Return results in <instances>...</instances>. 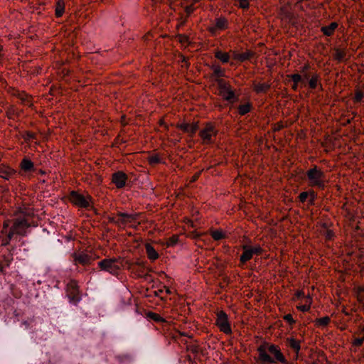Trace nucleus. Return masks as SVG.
<instances>
[{
  "label": "nucleus",
  "instance_id": "60",
  "mask_svg": "<svg viewBox=\"0 0 364 364\" xmlns=\"http://www.w3.org/2000/svg\"><path fill=\"white\" fill-rule=\"evenodd\" d=\"M139 225V223H138L137 224L136 223H132L129 225V227L130 228H132L134 229H136L137 228V226Z\"/></svg>",
  "mask_w": 364,
  "mask_h": 364
},
{
  "label": "nucleus",
  "instance_id": "32",
  "mask_svg": "<svg viewBox=\"0 0 364 364\" xmlns=\"http://www.w3.org/2000/svg\"><path fill=\"white\" fill-rule=\"evenodd\" d=\"M149 163L151 165L158 164L161 162V159L158 154H154L149 157Z\"/></svg>",
  "mask_w": 364,
  "mask_h": 364
},
{
  "label": "nucleus",
  "instance_id": "15",
  "mask_svg": "<svg viewBox=\"0 0 364 364\" xmlns=\"http://www.w3.org/2000/svg\"><path fill=\"white\" fill-rule=\"evenodd\" d=\"M73 259L75 262H77L83 266L89 265L94 259L92 256L85 252L74 253Z\"/></svg>",
  "mask_w": 364,
  "mask_h": 364
},
{
  "label": "nucleus",
  "instance_id": "61",
  "mask_svg": "<svg viewBox=\"0 0 364 364\" xmlns=\"http://www.w3.org/2000/svg\"><path fill=\"white\" fill-rule=\"evenodd\" d=\"M310 77H311V76L310 75V74H309V73H305V74H304V79H305V80H308V81H309V79L311 78Z\"/></svg>",
  "mask_w": 364,
  "mask_h": 364
},
{
  "label": "nucleus",
  "instance_id": "27",
  "mask_svg": "<svg viewBox=\"0 0 364 364\" xmlns=\"http://www.w3.org/2000/svg\"><path fill=\"white\" fill-rule=\"evenodd\" d=\"M65 11V4L61 0L58 1L55 6V16L60 18L63 16Z\"/></svg>",
  "mask_w": 364,
  "mask_h": 364
},
{
  "label": "nucleus",
  "instance_id": "36",
  "mask_svg": "<svg viewBox=\"0 0 364 364\" xmlns=\"http://www.w3.org/2000/svg\"><path fill=\"white\" fill-rule=\"evenodd\" d=\"M194 10L195 8L193 4L185 6L183 8L185 16H187V18H188L193 13Z\"/></svg>",
  "mask_w": 364,
  "mask_h": 364
},
{
  "label": "nucleus",
  "instance_id": "49",
  "mask_svg": "<svg viewBox=\"0 0 364 364\" xmlns=\"http://www.w3.org/2000/svg\"><path fill=\"white\" fill-rule=\"evenodd\" d=\"M189 124L183 123L178 125V128L185 133H188Z\"/></svg>",
  "mask_w": 364,
  "mask_h": 364
},
{
  "label": "nucleus",
  "instance_id": "16",
  "mask_svg": "<svg viewBox=\"0 0 364 364\" xmlns=\"http://www.w3.org/2000/svg\"><path fill=\"white\" fill-rule=\"evenodd\" d=\"M232 58L238 62H244L252 58L253 53L251 50H247L244 53H238L237 51L232 52Z\"/></svg>",
  "mask_w": 364,
  "mask_h": 364
},
{
  "label": "nucleus",
  "instance_id": "24",
  "mask_svg": "<svg viewBox=\"0 0 364 364\" xmlns=\"http://www.w3.org/2000/svg\"><path fill=\"white\" fill-rule=\"evenodd\" d=\"M117 359L119 363L122 364H130L134 361V358L133 355L130 353H124L118 355L117 356Z\"/></svg>",
  "mask_w": 364,
  "mask_h": 364
},
{
  "label": "nucleus",
  "instance_id": "40",
  "mask_svg": "<svg viewBox=\"0 0 364 364\" xmlns=\"http://www.w3.org/2000/svg\"><path fill=\"white\" fill-rule=\"evenodd\" d=\"M176 38L178 41L182 44L189 43V38L185 34H178Z\"/></svg>",
  "mask_w": 364,
  "mask_h": 364
},
{
  "label": "nucleus",
  "instance_id": "43",
  "mask_svg": "<svg viewBox=\"0 0 364 364\" xmlns=\"http://www.w3.org/2000/svg\"><path fill=\"white\" fill-rule=\"evenodd\" d=\"M309 191L301 192L299 196V201L301 203L306 202V200L309 198Z\"/></svg>",
  "mask_w": 364,
  "mask_h": 364
},
{
  "label": "nucleus",
  "instance_id": "19",
  "mask_svg": "<svg viewBox=\"0 0 364 364\" xmlns=\"http://www.w3.org/2000/svg\"><path fill=\"white\" fill-rule=\"evenodd\" d=\"M237 109L240 115L245 116L252 111L253 106L252 102L247 101L244 104L239 105Z\"/></svg>",
  "mask_w": 364,
  "mask_h": 364
},
{
  "label": "nucleus",
  "instance_id": "5",
  "mask_svg": "<svg viewBox=\"0 0 364 364\" xmlns=\"http://www.w3.org/2000/svg\"><path fill=\"white\" fill-rule=\"evenodd\" d=\"M69 200L74 205L85 209L90 208L93 203V198L90 195L85 196L76 191L70 192Z\"/></svg>",
  "mask_w": 364,
  "mask_h": 364
},
{
  "label": "nucleus",
  "instance_id": "38",
  "mask_svg": "<svg viewBox=\"0 0 364 364\" xmlns=\"http://www.w3.org/2000/svg\"><path fill=\"white\" fill-rule=\"evenodd\" d=\"M363 98H364V93L360 90H358L355 93L353 100L355 102L358 103V102H361L363 101Z\"/></svg>",
  "mask_w": 364,
  "mask_h": 364
},
{
  "label": "nucleus",
  "instance_id": "12",
  "mask_svg": "<svg viewBox=\"0 0 364 364\" xmlns=\"http://www.w3.org/2000/svg\"><path fill=\"white\" fill-rule=\"evenodd\" d=\"M285 342L287 346L290 348L295 353L294 359L296 360L301 350V341L294 337H288L286 338Z\"/></svg>",
  "mask_w": 364,
  "mask_h": 364
},
{
  "label": "nucleus",
  "instance_id": "6",
  "mask_svg": "<svg viewBox=\"0 0 364 364\" xmlns=\"http://www.w3.org/2000/svg\"><path fill=\"white\" fill-rule=\"evenodd\" d=\"M218 134V130L215 128V127L210 124L208 123L205 128L202 129L199 132V136L203 140V143L204 144H213L215 143V137Z\"/></svg>",
  "mask_w": 364,
  "mask_h": 364
},
{
  "label": "nucleus",
  "instance_id": "48",
  "mask_svg": "<svg viewBox=\"0 0 364 364\" xmlns=\"http://www.w3.org/2000/svg\"><path fill=\"white\" fill-rule=\"evenodd\" d=\"M364 343V336L361 338H356L353 341V345L360 347Z\"/></svg>",
  "mask_w": 364,
  "mask_h": 364
},
{
  "label": "nucleus",
  "instance_id": "55",
  "mask_svg": "<svg viewBox=\"0 0 364 364\" xmlns=\"http://www.w3.org/2000/svg\"><path fill=\"white\" fill-rule=\"evenodd\" d=\"M164 292V288L163 287L158 289L157 291H154V294L156 296H159L161 294H162Z\"/></svg>",
  "mask_w": 364,
  "mask_h": 364
},
{
  "label": "nucleus",
  "instance_id": "23",
  "mask_svg": "<svg viewBox=\"0 0 364 364\" xmlns=\"http://www.w3.org/2000/svg\"><path fill=\"white\" fill-rule=\"evenodd\" d=\"M117 215L119 218H127V224L128 223L132 224V223H136L139 214L138 213L129 214L127 213L118 212L117 213Z\"/></svg>",
  "mask_w": 364,
  "mask_h": 364
},
{
  "label": "nucleus",
  "instance_id": "4",
  "mask_svg": "<svg viewBox=\"0 0 364 364\" xmlns=\"http://www.w3.org/2000/svg\"><path fill=\"white\" fill-rule=\"evenodd\" d=\"M217 85L220 90V95L225 100L230 103L239 101V95L236 93L235 90L233 89L229 82L225 80H218Z\"/></svg>",
  "mask_w": 364,
  "mask_h": 364
},
{
  "label": "nucleus",
  "instance_id": "3",
  "mask_svg": "<svg viewBox=\"0 0 364 364\" xmlns=\"http://www.w3.org/2000/svg\"><path fill=\"white\" fill-rule=\"evenodd\" d=\"M306 176L310 187L316 188L319 190H324L326 186L327 180L323 171L316 165L312 166L306 172Z\"/></svg>",
  "mask_w": 364,
  "mask_h": 364
},
{
  "label": "nucleus",
  "instance_id": "28",
  "mask_svg": "<svg viewBox=\"0 0 364 364\" xmlns=\"http://www.w3.org/2000/svg\"><path fill=\"white\" fill-rule=\"evenodd\" d=\"M136 266L137 267V269L136 271L139 273V276L141 277L144 272L145 270L147 269L149 272H151V268H147L145 265V264L142 262H138L136 263Z\"/></svg>",
  "mask_w": 364,
  "mask_h": 364
},
{
  "label": "nucleus",
  "instance_id": "57",
  "mask_svg": "<svg viewBox=\"0 0 364 364\" xmlns=\"http://www.w3.org/2000/svg\"><path fill=\"white\" fill-rule=\"evenodd\" d=\"M201 236H202V234H200V233L196 232V233L194 234V237H195L196 240H200Z\"/></svg>",
  "mask_w": 364,
  "mask_h": 364
},
{
  "label": "nucleus",
  "instance_id": "45",
  "mask_svg": "<svg viewBox=\"0 0 364 364\" xmlns=\"http://www.w3.org/2000/svg\"><path fill=\"white\" fill-rule=\"evenodd\" d=\"M250 249L252 250V252L253 255H259L262 254V249L259 245L255 246V247H250Z\"/></svg>",
  "mask_w": 364,
  "mask_h": 364
},
{
  "label": "nucleus",
  "instance_id": "33",
  "mask_svg": "<svg viewBox=\"0 0 364 364\" xmlns=\"http://www.w3.org/2000/svg\"><path fill=\"white\" fill-rule=\"evenodd\" d=\"M335 58L336 60L339 61H342L346 58V52L339 48L336 49L335 51Z\"/></svg>",
  "mask_w": 364,
  "mask_h": 364
},
{
  "label": "nucleus",
  "instance_id": "8",
  "mask_svg": "<svg viewBox=\"0 0 364 364\" xmlns=\"http://www.w3.org/2000/svg\"><path fill=\"white\" fill-rule=\"evenodd\" d=\"M117 259H104L98 262L100 270L107 272L112 274H117L120 269L119 267L116 264Z\"/></svg>",
  "mask_w": 364,
  "mask_h": 364
},
{
  "label": "nucleus",
  "instance_id": "59",
  "mask_svg": "<svg viewBox=\"0 0 364 364\" xmlns=\"http://www.w3.org/2000/svg\"><path fill=\"white\" fill-rule=\"evenodd\" d=\"M181 60L182 63H185L188 64L187 58L184 55L181 56Z\"/></svg>",
  "mask_w": 364,
  "mask_h": 364
},
{
  "label": "nucleus",
  "instance_id": "9",
  "mask_svg": "<svg viewBox=\"0 0 364 364\" xmlns=\"http://www.w3.org/2000/svg\"><path fill=\"white\" fill-rule=\"evenodd\" d=\"M216 325L224 333L227 335L232 333V328L228 321V316L225 311H220L217 314Z\"/></svg>",
  "mask_w": 364,
  "mask_h": 364
},
{
  "label": "nucleus",
  "instance_id": "46",
  "mask_svg": "<svg viewBox=\"0 0 364 364\" xmlns=\"http://www.w3.org/2000/svg\"><path fill=\"white\" fill-rule=\"evenodd\" d=\"M23 138L26 141H29L31 139H35L36 134H34L31 132H26L23 136Z\"/></svg>",
  "mask_w": 364,
  "mask_h": 364
},
{
  "label": "nucleus",
  "instance_id": "13",
  "mask_svg": "<svg viewBox=\"0 0 364 364\" xmlns=\"http://www.w3.org/2000/svg\"><path fill=\"white\" fill-rule=\"evenodd\" d=\"M210 69L213 72L211 75L212 79L218 83V80H223V77H225V70L218 64H213L210 66Z\"/></svg>",
  "mask_w": 364,
  "mask_h": 364
},
{
  "label": "nucleus",
  "instance_id": "58",
  "mask_svg": "<svg viewBox=\"0 0 364 364\" xmlns=\"http://www.w3.org/2000/svg\"><path fill=\"white\" fill-rule=\"evenodd\" d=\"M4 273H5L4 266L2 264H0V274H4Z\"/></svg>",
  "mask_w": 364,
  "mask_h": 364
},
{
  "label": "nucleus",
  "instance_id": "41",
  "mask_svg": "<svg viewBox=\"0 0 364 364\" xmlns=\"http://www.w3.org/2000/svg\"><path fill=\"white\" fill-rule=\"evenodd\" d=\"M178 242V238L176 235H173L171 237L168 238L166 245L168 247H171L176 245Z\"/></svg>",
  "mask_w": 364,
  "mask_h": 364
},
{
  "label": "nucleus",
  "instance_id": "25",
  "mask_svg": "<svg viewBox=\"0 0 364 364\" xmlns=\"http://www.w3.org/2000/svg\"><path fill=\"white\" fill-rule=\"evenodd\" d=\"M319 81V76L317 74H313L311 77V78L309 80V86L311 89L314 90L318 86L320 87V89L322 90V85L318 83Z\"/></svg>",
  "mask_w": 364,
  "mask_h": 364
},
{
  "label": "nucleus",
  "instance_id": "50",
  "mask_svg": "<svg viewBox=\"0 0 364 364\" xmlns=\"http://www.w3.org/2000/svg\"><path fill=\"white\" fill-rule=\"evenodd\" d=\"M298 309L303 312H306L310 309V306L308 305H301L298 306Z\"/></svg>",
  "mask_w": 364,
  "mask_h": 364
},
{
  "label": "nucleus",
  "instance_id": "52",
  "mask_svg": "<svg viewBox=\"0 0 364 364\" xmlns=\"http://www.w3.org/2000/svg\"><path fill=\"white\" fill-rule=\"evenodd\" d=\"M107 219H108V221H109V223H114V224H115V225H119V221H117V220L115 219V218L112 217V216H108Z\"/></svg>",
  "mask_w": 364,
  "mask_h": 364
},
{
  "label": "nucleus",
  "instance_id": "26",
  "mask_svg": "<svg viewBox=\"0 0 364 364\" xmlns=\"http://www.w3.org/2000/svg\"><path fill=\"white\" fill-rule=\"evenodd\" d=\"M14 173V170L9 167H0V177L8 180Z\"/></svg>",
  "mask_w": 364,
  "mask_h": 364
},
{
  "label": "nucleus",
  "instance_id": "54",
  "mask_svg": "<svg viewBox=\"0 0 364 364\" xmlns=\"http://www.w3.org/2000/svg\"><path fill=\"white\" fill-rule=\"evenodd\" d=\"M149 272L148 271V272H144L142 275H141V277H143L144 279L146 280H148V279H151V276L149 274Z\"/></svg>",
  "mask_w": 364,
  "mask_h": 364
},
{
  "label": "nucleus",
  "instance_id": "51",
  "mask_svg": "<svg viewBox=\"0 0 364 364\" xmlns=\"http://www.w3.org/2000/svg\"><path fill=\"white\" fill-rule=\"evenodd\" d=\"M18 97L22 101V102H28V97L26 95L19 94Z\"/></svg>",
  "mask_w": 364,
  "mask_h": 364
},
{
  "label": "nucleus",
  "instance_id": "30",
  "mask_svg": "<svg viewBox=\"0 0 364 364\" xmlns=\"http://www.w3.org/2000/svg\"><path fill=\"white\" fill-rule=\"evenodd\" d=\"M187 16H185V14L183 13H179V16L177 18V21L178 22L177 25V28L178 29L180 27L184 26L188 21Z\"/></svg>",
  "mask_w": 364,
  "mask_h": 364
},
{
  "label": "nucleus",
  "instance_id": "64",
  "mask_svg": "<svg viewBox=\"0 0 364 364\" xmlns=\"http://www.w3.org/2000/svg\"><path fill=\"white\" fill-rule=\"evenodd\" d=\"M8 250L12 255L13 254L12 252L14 250V247H12L11 249L8 248Z\"/></svg>",
  "mask_w": 364,
  "mask_h": 364
},
{
  "label": "nucleus",
  "instance_id": "53",
  "mask_svg": "<svg viewBox=\"0 0 364 364\" xmlns=\"http://www.w3.org/2000/svg\"><path fill=\"white\" fill-rule=\"evenodd\" d=\"M117 220L119 222V225H118L119 227H120L121 225H126L127 224V218H119Z\"/></svg>",
  "mask_w": 364,
  "mask_h": 364
},
{
  "label": "nucleus",
  "instance_id": "1",
  "mask_svg": "<svg viewBox=\"0 0 364 364\" xmlns=\"http://www.w3.org/2000/svg\"><path fill=\"white\" fill-rule=\"evenodd\" d=\"M262 364H294L289 362L279 346L264 341L257 349Z\"/></svg>",
  "mask_w": 364,
  "mask_h": 364
},
{
  "label": "nucleus",
  "instance_id": "17",
  "mask_svg": "<svg viewBox=\"0 0 364 364\" xmlns=\"http://www.w3.org/2000/svg\"><path fill=\"white\" fill-rule=\"evenodd\" d=\"M242 250L243 252L240 256V262L242 264V265H244L247 261L250 260L252 258L253 254L250 249V246L249 245H243Z\"/></svg>",
  "mask_w": 364,
  "mask_h": 364
},
{
  "label": "nucleus",
  "instance_id": "22",
  "mask_svg": "<svg viewBox=\"0 0 364 364\" xmlns=\"http://www.w3.org/2000/svg\"><path fill=\"white\" fill-rule=\"evenodd\" d=\"M146 252L148 256V258L150 260L155 261L159 257V255L157 251L154 249V247L150 244H146L145 245Z\"/></svg>",
  "mask_w": 364,
  "mask_h": 364
},
{
  "label": "nucleus",
  "instance_id": "29",
  "mask_svg": "<svg viewBox=\"0 0 364 364\" xmlns=\"http://www.w3.org/2000/svg\"><path fill=\"white\" fill-rule=\"evenodd\" d=\"M210 235L215 240H220L225 237V234L220 230H213Z\"/></svg>",
  "mask_w": 364,
  "mask_h": 364
},
{
  "label": "nucleus",
  "instance_id": "18",
  "mask_svg": "<svg viewBox=\"0 0 364 364\" xmlns=\"http://www.w3.org/2000/svg\"><path fill=\"white\" fill-rule=\"evenodd\" d=\"M215 57L219 60L223 64L230 63L231 65H234L235 63L230 62V56L228 53H225L221 50H216L215 52Z\"/></svg>",
  "mask_w": 364,
  "mask_h": 364
},
{
  "label": "nucleus",
  "instance_id": "56",
  "mask_svg": "<svg viewBox=\"0 0 364 364\" xmlns=\"http://www.w3.org/2000/svg\"><path fill=\"white\" fill-rule=\"evenodd\" d=\"M163 288H164V291L165 290L166 293L167 294H171V291L170 290V289L168 287H166L165 285H163Z\"/></svg>",
  "mask_w": 364,
  "mask_h": 364
},
{
  "label": "nucleus",
  "instance_id": "44",
  "mask_svg": "<svg viewBox=\"0 0 364 364\" xmlns=\"http://www.w3.org/2000/svg\"><path fill=\"white\" fill-rule=\"evenodd\" d=\"M284 320L288 322L290 325H293L296 323V321L292 317L291 314H288L284 316Z\"/></svg>",
  "mask_w": 364,
  "mask_h": 364
},
{
  "label": "nucleus",
  "instance_id": "39",
  "mask_svg": "<svg viewBox=\"0 0 364 364\" xmlns=\"http://www.w3.org/2000/svg\"><path fill=\"white\" fill-rule=\"evenodd\" d=\"M309 196L310 197L309 200V203L312 205L314 204L315 200L317 198V193L314 190L309 191Z\"/></svg>",
  "mask_w": 364,
  "mask_h": 364
},
{
  "label": "nucleus",
  "instance_id": "47",
  "mask_svg": "<svg viewBox=\"0 0 364 364\" xmlns=\"http://www.w3.org/2000/svg\"><path fill=\"white\" fill-rule=\"evenodd\" d=\"M12 260H13V258L11 257H9L4 256V261L1 264L4 266V268L6 269V267H9L10 266Z\"/></svg>",
  "mask_w": 364,
  "mask_h": 364
},
{
  "label": "nucleus",
  "instance_id": "62",
  "mask_svg": "<svg viewBox=\"0 0 364 364\" xmlns=\"http://www.w3.org/2000/svg\"><path fill=\"white\" fill-rule=\"evenodd\" d=\"M292 89L294 90V91H296L297 89H298V83H295L294 82L293 85H292Z\"/></svg>",
  "mask_w": 364,
  "mask_h": 364
},
{
  "label": "nucleus",
  "instance_id": "11",
  "mask_svg": "<svg viewBox=\"0 0 364 364\" xmlns=\"http://www.w3.org/2000/svg\"><path fill=\"white\" fill-rule=\"evenodd\" d=\"M128 181L127 175L122 171H117L112 175V182L118 189L124 188Z\"/></svg>",
  "mask_w": 364,
  "mask_h": 364
},
{
  "label": "nucleus",
  "instance_id": "20",
  "mask_svg": "<svg viewBox=\"0 0 364 364\" xmlns=\"http://www.w3.org/2000/svg\"><path fill=\"white\" fill-rule=\"evenodd\" d=\"M271 85L268 82L253 83V90L257 94L267 93Z\"/></svg>",
  "mask_w": 364,
  "mask_h": 364
},
{
  "label": "nucleus",
  "instance_id": "21",
  "mask_svg": "<svg viewBox=\"0 0 364 364\" xmlns=\"http://www.w3.org/2000/svg\"><path fill=\"white\" fill-rule=\"evenodd\" d=\"M338 23L332 22L328 26H322L321 31L324 36L330 37L333 36L335 30L338 28Z\"/></svg>",
  "mask_w": 364,
  "mask_h": 364
},
{
  "label": "nucleus",
  "instance_id": "63",
  "mask_svg": "<svg viewBox=\"0 0 364 364\" xmlns=\"http://www.w3.org/2000/svg\"><path fill=\"white\" fill-rule=\"evenodd\" d=\"M309 65H305L304 68H303V72H305L308 69H309Z\"/></svg>",
  "mask_w": 364,
  "mask_h": 364
},
{
  "label": "nucleus",
  "instance_id": "14",
  "mask_svg": "<svg viewBox=\"0 0 364 364\" xmlns=\"http://www.w3.org/2000/svg\"><path fill=\"white\" fill-rule=\"evenodd\" d=\"M19 167L22 174L36 171V167L33 162L26 156L21 160Z\"/></svg>",
  "mask_w": 364,
  "mask_h": 364
},
{
  "label": "nucleus",
  "instance_id": "34",
  "mask_svg": "<svg viewBox=\"0 0 364 364\" xmlns=\"http://www.w3.org/2000/svg\"><path fill=\"white\" fill-rule=\"evenodd\" d=\"M198 129L199 127L197 124H189L188 134L190 135L191 137H193L196 132L198 130Z\"/></svg>",
  "mask_w": 364,
  "mask_h": 364
},
{
  "label": "nucleus",
  "instance_id": "7",
  "mask_svg": "<svg viewBox=\"0 0 364 364\" xmlns=\"http://www.w3.org/2000/svg\"><path fill=\"white\" fill-rule=\"evenodd\" d=\"M66 293L69 302L74 305H77L81 300L78 286L75 281H71L67 284Z\"/></svg>",
  "mask_w": 364,
  "mask_h": 364
},
{
  "label": "nucleus",
  "instance_id": "37",
  "mask_svg": "<svg viewBox=\"0 0 364 364\" xmlns=\"http://www.w3.org/2000/svg\"><path fill=\"white\" fill-rule=\"evenodd\" d=\"M148 316L154 321L162 322L164 321L160 315L154 312H149Z\"/></svg>",
  "mask_w": 364,
  "mask_h": 364
},
{
  "label": "nucleus",
  "instance_id": "10",
  "mask_svg": "<svg viewBox=\"0 0 364 364\" xmlns=\"http://www.w3.org/2000/svg\"><path fill=\"white\" fill-rule=\"evenodd\" d=\"M228 20L224 16H220L215 19V23L208 28V32L212 36H216L218 31H224L228 28Z\"/></svg>",
  "mask_w": 364,
  "mask_h": 364
},
{
  "label": "nucleus",
  "instance_id": "42",
  "mask_svg": "<svg viewBox=\"0 0 364 364\" xmlns=\"http://www.w3.org/2000/svg\"><path fill=\"white\" fill-rule=\"evenodd\" d=\"M239 7L243 10H247L250 8L249 0H239Z\"/></svg>",
  "mask_w": 364,
  "mask_h": 364
},
{
  "label": "nucleus",
  "instance_id": "35",
  "mask_svg": "<svg viewBox=\"0 0 364 364\" xmlns=\"http://www.w3.org/2000/svg\"><path fill=\"white\" fill-rule=\"evenodd\" d=\"M289 77L295 83L302 82L304 83V80L299 74H292L289 75Z\"/></svg>",
  "mask_w": 364,
  "mask_h": 364
},
{
  "label": "nucleus",
  "instance_id": "2",
  "mask_svg": "<svg viewBox=\"0 0 364 364\" xmlns=\"http://www.w3.org/2000/svg\"><path fill=\"white\" fill-rule=\"evenodd\" d=\"M31 226V224L25 218H17L14 220L12 226L8 231L9 224L4 223L3 229L1 232V245L7 247L14 235L25 236L27 233L26 230Z\"/></svg>",
  "mask_w": 364,
  "mask_h": 364
},
{
  "label": "nucleus",
  "instance_id": "31",
  "mask_svg": "<svg viewBox=\"0 0 364 364\" xmlns=\"http://www.w3.org/2000/svg\"><path fill=\"white\" fill-rule=\"evenodd\" d=\"M330 318L328 316H324L322 318H317L316 322V324L321 326H326L330 323Z\"/></svg>",
  "mask_w": 364,
  "mask_h": 364
}]
</instances>
